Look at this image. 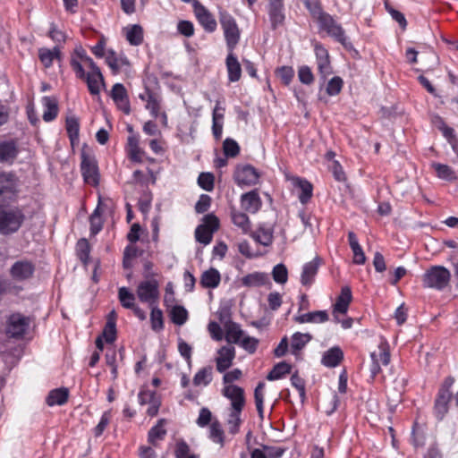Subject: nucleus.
<instances>
[{"label": "nucleus", "mask_w": 458, "mask_h": 458, "mask_svg": "<svg viewBox=\"0 0 458 458\" xmlns=\"http://www.w3.org/2000/svg\"><path fill=\"white\" fill-rule=\"evenodd\" d=\"M106 343H113L116 338V325L106 323L102 335Z\"/></svg>", "instance_id": "0e129e2a"}, {"label": "nucleus", "mask_w": 458, "mask_h": 458, "mask_svg": "<svg viewBox=\"0 0 458 458\" xmlns=\"http://www.w3.org/2000/svg\"><path fill=\"white\" fill-rule=\"evenodd\" d=\"M42 103L45 107L43 119L46 122L53 121L58 113V106L57 101L55 98L52 97H44L42 98Z\"/></svg>", "instance_id": "c756f323"}, {"label": "nucleus", "mask_w": 458, "mask_h": 458, "mask_svg": "<svg viewBox=\"0 0 458 458\" xmlns=\"http://www.w3.org/2000/svg\"><path fill=\"white\" fill-rule=\"evenodd\" d=\"M18 188V179L13 173H0V197L9 199L15 194Z\"/></svg>", "instance_id": "4468645a"}, {"label": "nucleus", "mask_w": 458, "mask_h": 458, "mask_svg": "<svg viewBox=\"0 0 458 458\" xmlns=\"http://www.w3.org/2000/svg\"><path fill=\"white\" fill-rule=\"evenodd\" d=\"M147 105L146 108L150 112L152 116L157 118L159 114L160 103L157 98L150 92L147 91Z\"/></svg>", "instance_id": "6e6d98bb"}, {"label": "nucleus", "mask_w": 458, "mask_h": 458, "mask_svg": "<svg viewBox=\"0 0 458 458\" xmlns=\"http://www.w3.org/2000/svg\"><path fill=\"white\" fill-rule=\"evenodd\" d=\"M18 153L17 145L13 140L0 142V163L13 164Z\"/></svg>", "instance_id": "aec40b11"}, {"label": "nucleus", "mask_w": 458, "mask_h": 458, "mask_svg": "<svg viewBox=\"0 0 458 458\" xmlns=\"http://www.w3.org/2000/svg\"><path fill=\"white\" fill-rule=\"evenodd\" d=\"M276 74L285 85H288L294 76V71L291 66H282L277 69Z\"/></svg>", "instance_id": "e2e57ef3"}, {"label": "nucleus", "mask_w": 458, "mask_h": 458, "mask_svg": "<svg viewBox=\"0 0 458 458\" xmlns=\"http://www.w3.org/2000/svg\"><path fill=\"white\" fill-rule=\"evenodd\" d=\"M352 291L350 287L344 286L341 290L335 304L334 305V316L336 322H339L337 313L345 314L348 310L350 302L352 301Z\"/></svg>", "instance_id": "a211bd4d"}, {"label": "nucleus", "mask_w": 458, "mask_h": 458, "mask_svg": "<svg viewBox=\"0 0 458 458\" xmlns=\"http://www.w3.org/2000/svg\"><path fill=\"white\" fill-rule=\"evenodd\" d=\"M235 357V349L233 346H223L217 351L216 358V370L220 373L229 369Z\"/></svg>", "instance_id": "2eb2a0df"}, {"label": "nucleus", "mask_w": 458, "mask_h": 458, "mask_svg": "<svg viewBox=\"0 0 458 458\" xmlns=\"http://www.w3.org/2000/svg\"><path fill=\"white\" fill-rule=\"evenodd\" d=\"M344 81L339 76L333 77L327 85V93L329 96H336L340 93L343 88Z\"/></svg>", "instance_id": "4d7b16f0"}, {"label": "nucleus", "mask_w": 458, "mask_h": 458, "mask_svg": "<svg viewBox=\"0 0 458 458\" xmlns=\"http://www.w3.org/2000/svg\"><path fill=\"white\" fill-rule=\"evenodd\" d=\"M372 364L370 367L371 377L374 378L381 370L380 365L386 366L390 362V353L386 342L378 345V351L370 353Z\"/></svg>", "instance_id": "1a4fd4ad"}, {"label": "nucleus", "mask_w": 458, "mask_h": 458, "mask_svg": "<svg viewBox=\"0 0 458 458\" xmlns=\"http://www.w3.org/2000/svg\"><path fill=\"white\" fill-rule=\"evenodd\" d=\"M166 424V421L165 419H160L157 425L152 427L148 435V439L150 444L153 445H157V442L164 439V437L166 435V430L165 428V426Z\"/></svg>", "instance_id": "cd10ccee"}, {"label": "nucleus", "mask_w": 458, "mask_h": 458, "mask_svg": "<svg viewBox=\"0 0 458 458\" xmlns=\"http://www.w3.org/2000/svg\"><path fill=\"white\" fill-rule=\"evenodd\" d=\"M292 386H294L300 394L301 401L305 399V383L304 380L298 376L297 373H294L291 377Z\"/></svg>", "instance_id": "69168bd1"}, {"label": "nucleus", "mask_w": 458, "mask_h": 458, "mask_svg": "<svg viewBox=\"0 0 458 458\" xmlns=\"http://www.w3.org/2000/svg\"><path fill=\"white\" fill-rule=\"evenodd\" d=\"M327 34L341 43L345 48L349 49L352 47V44L347 40L344 30L340 24L337 23Z\"/></svg>", "instance_id": "09e8293b"}, {"label": "nucleus", "mask_w": 458, "mask_h": 458, "mask_svg": "<svg viewBox=\"0 0 458 458\" xmlns=\"http://www.w3.org/2000/svg\"><path fill=\"white\" fill-rule=\"evenodd\" d=\"M126 39L131 46H139L143 41V30L138 24L124 29Z\"/></svg>", "instance_id": "f704fd0d"}, {"label": "nucleus", "mask_w": 458, "mask_h": 458, "mask_svg": "<svg viewBox=\"0 0 458 458\" xmlns=\"http://www.w3.org/2000/svg\"><path fill=\"white\" fill-rule=\"evenodd\" d=\"M452 394L448 388H441L435 403V411L438 419H442L447 412V404L451 400Z\"/></svg>", "instance_id": "5701e85b"}, {"label": "nucleus", "mask_w": 458, "mask_h": 458, "mask_svg": "<svg viewBox=\"0 0 458 458\" xmlns=\"http://www.w3.org/2000/svg\"><path fill=\"white\" fill-rule=\"evenodd\" d=\"M311 340V335L308 333L302 334L300 332L294 333L292 336V352L297 354L304 346Z\"/></svg>", "instance_id": "58836bf2"}, {"label": "nucleus", "mask_w": 458, "mask_h": 458, "mask_svg": "<svg viewBox=\"0 0 458 458\" xmlns=\"http://www.w3.org/2000/svg\"><path fill=\"white\" fill-rule=\"evenodd\" d=\"M226 69L228 72V80L231 82H236L241 79L242 67L234 55L233 51H229L225 60Z\"/></svg>", "instance_id": "4be33fe9"}, {"label": "nucleus", "mask_w": 458, "mask_h": 458, "mask_svg": "<svg viewBox=\"0 0 458 458\" xmlns=\"http://www.w3.org/2000/svg\"><path fill=\"white\" fill-rule=\"evenodd\" d=\"M77 253L79 259L84 263L87 264L89 257V245L86 239H81L77 242L76 246Z\"/></svg>", "instance_id": "13d9d810"}, {"label": "nucleus", "mask_w": 458, "mask_h": 458, "mask_svg": "<svg viewBox=\"0 0 458 458\" xmlns=\"http://www.w3.org/2000/svg\"><path fill=\"white\" fill-rule=\"evenodd\" d=\"M225 340L230 344H239L243 335V331L240 326L234 322L229 321L225 325Z\"/></svg>", "instance_id": "473e14b6"}, {"label": "nucleus", "mask_w": 458, "mask_h": 458, "mask_svg": "<svg viewBox=\"0 0 458 458\" xmlns=\"http://www.w3.org/2000/svg\"><path fill=\"white\" fill-rule=\"evenodd\" d=\"M344 359V352L335 346L327 350L322 357L321 363L327 368L336 367Z\"/></svg>", "instance_id": "a878e982"}, {"label": "nucleus", "mask_w": 458, "mask_h": 458, "mask_svg": "<svg viewBox=\"0 0 458 458\" xmlns=\"http://www.w3.org/2000/svg\"><path fill=\"white\" fill-rule=\"evenodd\" d=\"M241 413L242 411L231 410L227 419L228 431L232 435L238 433L241 425Z\"/></svg>", "instance_id": "de8ad7c7"}, {"label": "nucleus", "mask_w": 458, "mask_h": 458, "mask_svg": "<svg viewBox=\"0 0 458 458\" xmlns=\"http://www.w3.org/2000/svg\"><path fill=\"white\" fill-rule=\"evenodd\" d=\"M261 199L256 191H250L241 197V206L249 213H257L261 208Z\"/></svg>", "instance_id": "f3484780"}, {"label": "nucleus", "mask_w": 458, "mask_h": 458, "mask_svg": "<svg viewBox=\"0 0 458 458\" xmlns=\"http://www.w3.org/2000/svg\"><path fill=\"white\" fill-rule=\"evenodd\" d=\"M264 387H265V384L263 382H259L254 391V398H255L257 411L261 419L263 418V401H264L263 389H264Z\"/></svg>", "instance_id": "5fc2aeb1"}, {"label": "nucleus", "mask_w": 458, "mask_h": 458, "mask_svg": "<svg viewBox=\"0 0 458 458\" xmlns=\"http://www.w3.org/2000/svg\"><path fill=\"white\" fill-rule=\"evenodd\" d=\"M193 8L195 16L205 31L214 32L216 30L217 23L213 14L197 1L193 4Z\"/></svg>", "instance_id": "9b49d317"}, {"label": "nucleus", "mask_w": 458, "mask_h": 458, "mask_svg": "<svg viewBox=\"0 0 458 458\" xmlns=\"http://www.w3.org/2000/svg\"><path fill=\"white\" fill-rule=\"evenodd\" d=\"M137 295L140 301L147 302L150 306L157 302L159 291L157 280H145L137 288Z\"/></svg>", "instance_id": "423d86ee"}, {"label": "nucleus", "mask_w": 458, "mask_h": 458, "mask_svg": "<svg viewBox=\"0 0 458 458\" xmlns=\"http://www.w3.org/2000/svg\"><path fill=\"white\" fill-rule=\"evenodd\" d=\"M81 174L84 182L89 185L97 186L99 182V174L96 160L86 152L81 153Z\"/></svg>", "instance_id": "39448f33"}, {"label": "nucleus", "mask_w": 458, "mask_h": 458, "mask_svg": "<svg viewBox=\"0 0 458 458\" xmlns=\"http://www.w3.org/2000/svg\"><path fill=\"white\" fill-rule=\"evenodd\" d=\"M177 30L182 35L187 38H190L194 34L193 23L189 21H180L177 24Z\"/></svg>", "instance_id": "338daca9"}, {"label": "nucleus", "mask_w": 458, "mask_h": 458, "mask_svg": "<svg viewBox=\"0 0 458 458\" xmlns=\"http://www.w3.org/2000/svg\"><path fill=\"white\" fill-rule=\"evenodd\" d=\"M199 185L207 191H211L214 188V176L210 173H201L198 177Z\"/></svg>", "instance_id": "bf43d9fd"}, {"label": "nucleus", "mask_w": 458, "mask_h": 458, "mask_svg": "<svg viewBox=\"0 0 458 458\" xmlns=\"http://www.w3.org/2000/svg\"><path fill=\"white\" fill-rule=\"evenodd\" d=\"M314 17L318 19L320 28L327 33L337 24L331 15L323 13L321 9H319V13Z\"/></svg>", "instance_id": "a18cd8bd"}, {"label": "nucleus", "mask_w": 458, "mask_h": 458, "mask_svg": "<svg viewBox=\"0 0 458 458\" xmlns=\"http://www.w3.org/2000/svg\"><path fill=\"white\" fill-rule=\"evenodd\" d=\"M118 298L122 306L125 309H131L135 306V296L128 288L121 287L118 290Z\"/></svg>", "instance_id": "c03bdc74"}, {"label": "nucleus", "mask_w": 458, "mask_h": 458, "mask_svg": "<svg viewBox=\"0 0 458 458\" xmlns=\"http://www.w3.org/2000/svg\"><path fill=\"white\" fill-rule=\"evenodd\" d=\"M255 241L264 246H269L273 242V229L269 226L261 225L252 233Z\"/></svg>", "instance_id": "e433bc0d"}, {"label": "nucleus", "mask_w": 458, "mask_h": 458, "mask_svg": "<svg viewBox=\"0 0 458 458\" xmlns=\"http://www.w3.org/2000/svg\"><path fill=\"white\" fill-rule=\"evenodd\" d=\"M151 328L154 331H160L164 327L163 313L158 308H152L150 313Z\"/></svg>", "instance_id": "603ef678"}, {"label": "nucleus", "mask_w": 458, "mask_h": 458, "mask_svg": "<svg viewBox=\"0 0 458 458\" xmlns=\"http://www.w3.org/2000/svg\"><path fill=\"white\" fill-rule=\"evenodd\" d=\"M283 0H269L268 13L274 28L284 20Z\"/></svg>", "instance_id": "393cba45"}, {"label": "nucleus", "mask_w": 458, "mask_h": 458, "mask_svg": "<svg viewBox=\"0 0 458 458\" xmlns=\"http://www.w3.org/2000/svg\"><path fill=\"white\" fill-rule=\"evenodd\" d=\"M259 174L257 170L250 165H239L236 167L233 179L239 186H251L258 182Z\"/></svg>", "instance_id": "6e6552de"}, {"label": "nucleus", "mask_w": 458, "mask_h": 458, "mask_svg": "<svg viewBox=\"0 0 458 458\" xmlns=\"http://www.w3.org/2000/svg\"><path fill=\"white\" fill-rule=\"evenodd\" d=\"M268 282V276L262 272H254L242 278V284L246 287H259Z\"/></svg>", "instance_id": "bb28decb"}, {"label": "nucleus", "mask_w": 458, "mask_h": 458, "mask_svg": "<svg viewBox=\"0 0 458 458\" xmlns=\"http://www.w3.org/2000/svg\"><path fill=\"white\" fill-rule=\"evenodd\" d=\"M212 381V367L207 366L200 369L193 377V384L195 386L204 385L207 386Z\"/></svg>", "instance_id": "37998d69"}, {"label": "nucleus", "mask_w": 458, "mask_h": 458, "mask_svg": "<svg viewBox=\"0 0 458 458\" xmlns=\"http://www.w3.org/2000/svg\"><path fill=\"white\" fill-rule=\"evenodd\" d=\"M450 271L442 266H434L423 275V285L428 288L443 290L450 281Z\"/></svg>", "instance_id": "f03ea898"}, {"label": "nucleus", "mask_w": 458, "mask_h": 458, "mask_svg": "<svg viewBox=\"0 0 458 458\" xmlns=\"http://www.w3.org/2000/svg\"><path fill=\"white\" fill-rule=\"evenodd\" d=\"M127 149L129 157L132 161L138 163H140L142 161L141 155L143 154V151L139 147V139L136 136L131 135L128 137Z\"/></svg>", "instance_id": "4c0bfd02"}, {"label": "nucleus", "mask_w": 458, "mask_h": 458, "mask_svg": "<svg viewBox=\"0 0 458 458\" xmlns=\"http://www.w3.org/2000/svg\"><path fill=\"white\" fill-rule=\"evenodd\" d=\"M231 218H232L233 224L238 229H240L243 234H248L250 233L251 222H250L249 216L245 213L233 208L231 211Z\"/></svg>", "instance_id": "b1692460"}, {"label": "nucleus", "mask_w": 458, "mask_h": 458, "mask_svg": "<svg viewBox=\"0 0 458 458\" xmlns=\"http://www.w3.org/2000/svg\"><path fill=\"white\" fill-rule=\"evenodd\" d=\"M210 438L221 445H224V431L217 421H214L210 425Z\"/></svg>", "instance_id": "680f3d73"}, {"label": "nucleus", "mask_w": 458, "mask_h": 458, "mask_svg": "<svg viewBox=\"0 0 458 458\" xmlns=\"http://www.w3.org/2000/svg\"><path fill=\"white\" fill-rule=\"evenodd\" d=\"M219 227V220L213 214H208L203 217V223L199 225L195 230L196 241L208 245L213 238V233L217 231Z\"/></svg>", "instance_id": "20e7f679"}, {"label": "nucleus", "mask_w": 458, "mask_h": 458, "mask_svg": "<svg viewBox=\"0 0 458 458\" xmlns=\"http://www.w3.org/2000/svg\"><path fill=\"white\" fill-rule=\"evenodd\" d=\"M432 167L435 169L438 178L446 181L456 180L455 173L449 165L439 163H433Z\"/></svg>", "instance_id": "79ce46f5"}, {"label": "nucleus", "mask_w": 458, "mask_h": 458, "mask_svg": "<svg viewBox=\"0 0 458 458\" xmlns=\"http://www.w3.org/2000/svg\"><path fill=\"white\" fill-rule=\"evenodd\" d=\"M211 198L208 195L202 194L195 205V210L199 214H202L209 208Z\"/></svg>", "instance_id": "774afa93"}, {"label": "nucleus", "mask_w": 458, "mask_h": 458, "mask_svg": "<svg viewBox=\"0 0 458 458\" xmlns=\"http://www.w3.org/2000/svg\"><path fill=\"white\" fill-rule=\"evenodd\" d=\"M23 219L24 216L19 209L0 208V232L4 234L16 232Z\"/></svg>", "instance_id": "7ed1b4c3"}, {"label": "nucleus", "mask_w": 458, "mask_h": 458, "mask_svg": "<svg viewBox=\"0 0 458 458\" xmlns=\"http://www.w3.org/2000/svg\"><path fill=\"white\" fill-rule=\"evenodd\" d=\"M223 394L231 401V410L242 411L245 398L242 387L235 385H227L223 389Z\"/></svg>", "instance_id": "f8f14e48"}, {"label": "nucleus", "mask_w": 458, "mask_h": 458, "mask_svg": "<svg viewBox=\"0 0 458 458\" xmlns=\"http://www.w3.org/2000/svg\"><path fill=\"white\" fill-rule=\"evenodd\" d=\"M219 21L224 31L228 51H233L240 40L241 32L235 19L226 11H219Z\"/></svg>", "instance_id": "f257e3e1"}, {"label": "nucleus", "mask_w": 458, "mask_h": 458, "mask_svg": "<svg viewBox=\"0 0 458 458\" xmlns=\"http://www.w3.org/2000/svg\"><path fill=\"white\" fill-rule=\"evenodd\" d=\"M315 54L317 59L318 71L323 83L327 78L333 73V68L329 60L327 50L319 44L315 45Z\"/></svg>", "instance_id": "9d476101"}, {"label": "nucleus", "mask_w": 458, "mask_h": 458, "mask_svg": "<svg viewBox=\"0 0 458 458\" xmlns=\"http://www.w3.org/2000/svg\"><path fill=\"white\" fill-rule=\"evenodd\" d=\"M66 131L69 136L72 146L73 147L75 144L79 143V132H80V123L79 119L74 116H68L66 118Z\"/></svg>", "instance_id": "7c9ffc66"}, {"label": "nucleus", "mask_w": 458, "mask_h": 458, "mask_svg": "<svg viewBox=\"0 0 458 458\" xmlns=\"http://www.w3.org/2000/svg\"><path fill=\"white\" fill-rule=\"evenodd\" d=\"M69 392L67 388H57L50 391L47 398L49 406L63 405L67 402Z\"/></svg>", "instance_id": "72a5a7b5"}, {"label": "nucleus", "mask_w": 458, "mask_h": 458, "mask_svg": "<svg viewBox=\"0 0 458 458\" xmlns=\"http://www.w3.org/2000/svg\"><path fill=\"white\" fill-rule=\"evenodd\" d=\"M291 365L285 361H282L274 366L272 370L267 374V379L273 381L281 378L283 376L291 372Z\"/></svg>", "instance_id": "a19ab883"}, {"label": "nucleus", "mask_w": 458, "mask_h": 458, "mask_svg": "<svg viewBox=\"0 0 458 458\" xmlns=\"http://www.w3.org/2000/svg\"><path fill=\"white\" fill-rule=\"evenodd\" d=\"M294 319L298 323H322L328 319V314L325 310H318L300 315Z\"/></svg>", "instance_id": "2f4dec72"}, {"label": "nucleus", "mask_w": 458, "mask_h": 458, "mask_svg": "<svg viewBox=\"0 0 458 458\" xmlns=\"http://www.w3.org/2000/svg\"><path fill=\"white\" fill-rule=\"evenodd\" d=\"M34 265L28 260H18L10 268V275L15 281L21 282L30 278L34 273Z\"/></svg>", "instance_id": "ddd939ff"}, {"label": "nucleus", "mask_w": 458, "mask_h": 458, "mask_svg": "<svg viewBox=\"0 0 458 458\" xmlns=\"http://www.w3.org/2000/svg\"><path fill=\"white\" fill-rule=\"evenodd\" d=\"M89 222H90V233L92 235H96L102 230L103 220H102L101 214L99 211V207H97V208L91 214V216L89 217Z\"/></svg>", "instance_id": "8fccbe9b"}, {"label": "nucleus", "mask_w": 458, "mask_h": 458, "mask_svg": "<svg viewBox=\"0 0 458 458\" xmlns=\"http://www.w3.org/2000/svg\"><path fill=\"white\" fill-rule=\"evenodd\" d=\"M111 97L117 107L126 114H130V103L124 86L121 83H115L111 90Z\"/></svg>", "instance_id": "dca6fc26"}, {"label": "nucleus", "mask_w": 458, "mask_h": 458, "mask_svg": "<svg viewBox=\"0 0 458 458\" xmlns=\"http://www.w3.org/2000/svg\"><path fill=\"white\" fill-rule=\"evenodd\" d=\"M171 319L175 325L182 326L188 319V311L184 307L176 305L171 310Z\"/></svg>", "instance_id": "49530a36"}, {"label": "nucleus", "mask_w": 458, "mask_h": 458, "mask_svg": "<svg viewBox=\"0 0 458 458\" xmlns=\"http://www.w3.org/2000/svg\"><path fill=\"white\" fill-rule=\"evenodd\" d=\"M224 153L227 157H235L240 152L238 143L230 138L225 140L223 143Z\"/></svg>", "instance_id": "864d4df0"}, {"label": "nucleus", "mask_w": 458, "mask_h": 458, "mask_svg": "<svg viewBox=\"0 0 458 458\" xmlns=\"http://www.w3.org/2000/svg\"><path fill=\"white\" fill-rule=\"evenodd\" d=\"M83 80L86 81L88 89L92 95L99 94L101 86L105 85L100 69L88 72Z\"/></svg>", "instance_id": "412c9836"}, {"label": "nucleus", "mask_w": 458, "mask_h": 458, "mask_svg": "<svg viewBox=\"0 0 458 458\" xmlns=\"http://www.w3.org/2000/svg\"><path fill=\"white\" fill-rule=\"evenodd\" d=\"M296 185L301 189L299 195L301 203L306 204L312 197V184L305 179L297 178Z\"/></svg>", "instance_id": "ea45409f"}, {"label": "nucleus", "mask_w": 458, "mask_h": 458, "mask_svg": "<svg viewBox=\"0 0 458 458\" xmlns=\"http://www.w3.org/2000/svg\"><path fill=\"white\" fill-rule=\"evenodd\" d=\"M30 320L21 314H12L7 320L6 334L10 337H21L29 327Z\"/></svg>", "instance_id": "0eeeda50"}, {"label": "nucleus", "mask_w": 458, "mask_h": 458, "mask_svg": "<svg viewBox=\"0 0 458 458\" xmlns=\"http://www.w3.org/2000/svg\"><path fill=\"white\" fill-rule=\"evenodd\" d=\"M320 265V259L318 257L314 258L313 260L306 263L302 267L301 276V283L305 286H310L314 282V278L318 273Z\"/></svg>", "instance_id": "6ab92c4d"}, {"label": "nucleus", "mask_w": 458, "mask_h": 458, "mask_svg": "<svg viewBox=\"0 0 458 458\" xmlns=\"http://www.w3.org/2000/svg\"><path fill=\"white\" fill-rule=\"evenodd\" d=\"M60 55V49L57 46L55 47L52 50L45 47L38 50V57L43 65L47 68L53 64L54 59H59Z\"/></svg>", "instance_id": "c9c22d12"}, {"label": "nucleus", "mask_w": 458, "mask_h": 458, "mask_svg": "<svg viewBox=\"0 0 458 458\" xmlns=\"http://www.w3.org/2000/svg\"><path fill=\"white\" fill-rule=\"evenodd\" d=\"M298 78L303 84L310 85L314 81V75L308 65L299 67Z\"/></svg>", "instance_id": "052dcab7"}, {"label": "nucleus", "mask_w": 458, "mask_h": 458, "mask_svg": "<svg viewBox=\"0 0 458 458\" xmlns=\"http://www.w3.org/2000/svg\"><path fill=\"white\" fill-rule=\"evenodd\" d=\"M272 276L276 283L284 284L288 279V270L284 264H277L272 270Z\"/></svg>", "instance_id": "3c124183"}, {"label": "nucleus", "mask_w": 458, "mask_h": 458, "mask_svg": "<svg viewBox=\"0 0 458 458\" xmlns=\"http://www.w3.org/2000/svg\"><path fill=\"white\" fill-rule=\"evenodd\" d=\"M221 281L220 273L216 268H209L208 270L203 272L200 284L205 288H216L218 286Z\"/></svg>", "instance_id": "c85d7f7f"}]
</instances>
